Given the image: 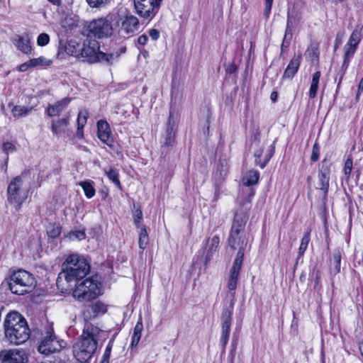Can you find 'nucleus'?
<instances>
[{"instance_id": "5701e85b", "label": "nucleus", "mask_w": 363, "mask_h": 363, "mask_svg": "<svg viewBox=\"0 0 363 363\" xmlns=\"http://www.w3.org/2000/svg\"><path fill=\"white\" fill-rule=\"evenodd\" d=\"M82 44H80L76 40H71L65 46V52L69 55L76 57H82Z\"/></svg>"}, {"instance_id": "69168bd1", "label": "nucleus", "mask_w": 363, "mask_h": 363, "mask_svg": "<svg viewBox=\"0 0 363 363\" xmlns=\"http://www.w3.org/2000/svg\"><path fill=\"white\" fill-rule=\"evenodd\" d=\"M362 92H359V89L357 90V96H356V99L357 100H359V95Z\"/></svg>"}, {"instance_id": "f257e3e1", "label": "nucleus", "mask_w": 363, "mask_h": 363, "mask_svg": "<svg viewBox=\"0 0 363 363\" xmlns=\"http://www.w3.org/2000/svg\"><path fill=\"white\" fill-rule=\"evenodd\" d=\"M244 252L242 247H240L234 259L232 267L230 269L227 280L228 293L227 296L230 298L228 306L223 308L221 313V335L220 342L221 346L225 347L230 332V325L235 303V291L237 288L240 272L243 263Z\"/></svg>"}, {"instance_id": "37998d69", "label": "nucleus", "mask_w": 363, "mask_h": 363, "mask_svg": "<svg viewBox=\"0 0 363 363\" xmlns=\"http://www.w3.org/2000/svg\"><path fill=\"white\" fill-rule=\"evenodd\" d=\"M174 133L172 128H169L167 130V135L164 141L166 145H172L174 143Z\"/></svg>"}, {"instance_id": "79ce46f5", "label": "nucleus", "mask_w": 363, "mask_h": 363, "mask_svg": "<svg viewBox=\"0 0 363 363\" xmlns=\"http://www.w3.org/2000/svg\"><path fill=\"white\" fill-rule=\"evenodd\" d=\"M111 0H86L91 7L97 8L104 6L110 2Z\"/></svg>"}, {"instance_id": "9d476101", "label": "nucleus", "mask_w": 363, "mask_h": 363, "mask_svg": "<svg viewBox=\"0 0 363 363\" xmlns=\"http://www.w3.org/2000/svg\"><path fill=\"white\" fill-rule=\"evenodd\" d=\"M65 342L64 341L57 339L54 334L52 328L50 327L46 332V335L38 347V351L41 354L48 355L52 353L60 352L63 347H65Z\"/></svg>"}, {"instance_id": "e433bc0d", "label": "nucleus", "mask_w": 363, "mask_h": 363, "mask_svg": "<svg viewBox=\"0 0 363 363\" xmlns=\"http://www.w3.org/2000/svg\"><path fill=\"white\" fill-rule=\"evenodd\" d=\"M51 60H48L43 56L30 60V64H31L33 67L38 66H49L51 65Z\"/></svg>"}, {"instance_id": "aec40b11", "label": "nucleus", "mask_w": 363, "mask_h": 363, "mask_svg": "<svg viewBox=\"0 0 363 363\" xmlns=\"http://www.w3.org/2000/svg\"><path fill=\"white\" fill-rule=\"evenodd\" d=\"M13 43L17 49L26 55L31 54L32 47L28 35L23 36L16 35L13 40Z\"/></svg>"}, {"instance_id": "13d9d810", "label": "nucleus", "mask_w": 363, "mask_h": 363, "mask_svg": "<svg viewBox=\"0 0 363 363\" xmlns=\"http://www.w3.org/2000/svg\"><path fill=\"white\" fill-rule=\"evenodd\" d=\"M270 98L272 101H276L277 99V93L275 91L272 92L271 94Z\"/></svg>"}, {"instance_id": "6e6d98bb", "label": "nucleus", "mask_w": 363, "mask_h": 363, "mask_svg": "<svg viewBox=\"0 0 363 363\" xmlns=\"http://www.w3.org/2000/svg\"><path fill=\"white\" fill-rule=\"evenodd\" d=\"M320 278H321L320 272L319 271H317L315 272V288H316V286L320 285Z\"/></svg>"}, {"instance_id": "f8f14e48", "label": "nucleus", "mask_w": 363, "mask_h": 363, "mask_svg": "<svg viewBox=\"0 0 363 363\" xmlns=\"http://www.w3.org/2000/svg\"><path fill=\"white\" fill-rule=\"evenodd\" d=\"M247 220V217L244 213H237L235 215L228 239L229 245L233 249L240 245V233L244 230Z\"/></svg>"}, {"instance_id": "b1692460", "label": "nucleus", "mask_w": 363, "mask_h": 363, "mask_svg": "<svg viewBox=\"0 0 363 363\" xmlns=\"http://www.w3.org/2000/svg\"><path fill=\"white\" fill-rule=\"evenodd\" d=\"M341 255L342 253L339 249L335 250L333 253L330 259V272L333 274H337L340 271Z\"/></svg>"}, {"instance_id": "bf43d9fd", "label": "nucleus", "mask_w": 363, "mask_h": 363, "mask_svg": "<svg viewBox=\"0 0 363 363\" xmlns=\"http://www.w3.org/2000/svg\"><path fill=\"white\" fill-rule=\"evenodd\" d=\"M359 92L363 91V77L360 79L359 86H358Z\"/></svg>"}, {"instance_id": "ddd939ff", "label": "nucleus", "mask_w": 363, "mask_h": 363, "mask_svg": "<svg viewBox=\"0 0 363 363\" xmlns=\"http://www.w3.org/2000/svg\"><path fill=\"white\" fill-rule=\"evenodd\" d=\"M0 358L2 363H26L28 357L26 353L19 350H9L1 351Z\"/></svg>"}, {"instance_id": "09e8293b", "label": "nucleus", "mask_w": 363, "mask_h": 363, "mask_svg": "<svg viewBox=\"0 0 363 363\" xmlns=\"http://www.w3.org/2000/svg\"><path fill=\"white\" fill-rule=\"evenodd\" d=\"M86 123V116H82V113L80 112L78 114V118H77V125H78L77 128H83L84 126L85 125Z\"/></svg>"}, {"instance_id": "ea45409f", "label": "nucleus", "mask_w": 363, "mask_h": 363, "mask_svg": "<svg viewBox=\"0 0 363 363\" xmlns=\"http://www.w3.org/2000/svg\"><path fill=\"white\" fill-rule=\"evenodd\" d=\"M86 234L84 230H77L69 233V238L71 239H77L78 240H82L85 238Z\"/></svg>"}, {"instance_id": "c03bdc74", "label": "nucleus", "mask_w": 363, "mask_h": 363, "mask_svg": "<svg viewBox=\"0 0 363 363\" xmlns=\"http://www.w3.org/2000/svg\"><path fill=\"white\" fill-rule=\"evenodd\" d=\"M292 38V33H288V31L285 30V35L281 44V50L287 49L289 46L290 41Z\"/></svg>"}, {"instance_id": "cd10ccee", "label": "nucleus", "mask_w": 363, "mask_h": 363, "mask_svg": "<svg viewBox=\"0 0 363 363\" xmlns=\"http://www.w3.org/2000/svg\"><path fill=\"white\" fill-rule=\"evenodd\" d=\"M94 184V183L91 180H86L78 183V185L83 189L84 194L88 199L92 198L95 195L96 191Z\"/></svg>"}, {"instance_id": "e2e57ef3", "label": "nucleus", "mask_w": 363, "mask_h": 363, "mask_svg": "<svg viewBox=\"0 0 363 363\" xmlns=\"http://www.w3.org/2000/svg\"><path fill=\"white\" fill-rule=\"evenodd\" d=\"M62 26L67 30V29H72L73 26L72 25L68 26V27H66L65 25L62 24Z\"/></svg>"}, {"instance_id": "39448f33", "label": "nucleus", "mask_w": 363, "mask_h": 363, "mask_svg": "<svg viewBox=\"0 0 363 363\" xmlns=\"http://www.w3.org/2000/svg\"><path fill=\"white\" fill-rule=\"evenodd\" d=\"M100 45L97 40L87 38L84 40L82 47V58L89 63H96L104 61L112 63L119 57V54H106L100 51Z\"/></svg>"}, {"instance_id": "a18cd8bd", "label": "nucleus", "mask_w": 363, "mask_h": 363, "mask_svg": "<svg viewBox=\"0 0 363 363\" xmlns=\"http://www.w3.org/2000/svg\"><path fill=\"white\" fill-rule=\"evenodd\" d=\"M320 148L317 143H315L313 147V151L311 157V160L313 162H316L319 158Z\"/></svg>"}, {"instance_id": "58836bf2", "label": "nucleus", "mask_w": 363, "mask_h": 363, "mask_svg": "<svg viewBox=\"0 0 363 363\" xmlns=\"http://www.w3.org/2000/svg\"><path fill=\"white\" fill-rule=\"evenodd\" d=\"M143 220V213L140 208L135 209L134 213V223L137 228H140L142 226H144L141 224V221Z\"/></svg>"}, {"instance_id": "a19ab883", "label": "nucleus", "mask_w": 363, "mask_h": 363, "mask_svg": "<svg viewBox=\"0 0 363 363\" xmlns=\"http://www.w3.org/2000/svg\"><path fill=\"white\" fill-rule=\"evenodd\" d=\"M50 36L47 33H41L37 38V43L39 46H45L49 43Z\"/></svg>"}, {"instance_id": "c9c22d12", "label": "nucleus", "mask_w": 363, "mask_h": 363, "mask_svg": "<svg viewBox=\"0 0 363 363\" xmlns=\"http://www.w3.org/2000/svg\"><path fill=\"white\" fill-rule=\"evenodd\" d=\"M310 241V232H307L301 240L298 249V257H301L305 253Z\"/></svg>"}, {"instance_id": "c85d7f7f", "label": "nucleus", "mask_w": 363, "mask_h": 363, "mask_svg": "<svg viewBox=\"0 0 363 363\" xmlns=\"http://www.w3.org/2000/svg\"><path fill=\"white\" fill-rule=\"evenodd\" d=\"M320 76H321V74H320V72H319V71H317L313 75L312 81H311V86H310V89H309V97L311 99H313L316 96Z\"/></svg>"}, {"instance_id": "0eeeda50", "label": "nucleus", "mask_w": 363, "mask_h": 363, "mask_svg": "<svg viewBox=\"0 0 363 363\" xmlns=\"http://www.w3.org/2000/svg\"><path fill=\"white\" fill-rule=\"evenodd\" d=\"M29 195V188L25 185L22 177L13 178L7 188V201L19 211Z\"/></svg>"}, {"instance_id": "603ef678", "label": "nucleus", "mask_w": 363, "mask_h": 363, "mask_svg": "<svg viewBox=\"0 0 363 363\" xmlns=\"http://www.w3.org/2000/svg\"><path fill=\"white\" fill-rule=\"evenodd\" d=\"M111 352V345L109 343L106 347L105 352L103 355V359L109 360Z\"/></svg>"}, {"instance_id": "de8ad7c7", "label": "nucleus", "mask_w": 363, "mask_h": 363, "mask_svg": "<svg viewBox=\"0 0 363 363\" xmlns=\"http://www.w3.org/2000/svg\"><path fill=\"white\" fill-rule=\"evenodd\" d=\"M2 149L4 152L8 155L15 151V146L9 142H6L3 144Z\"/></svg>"}, {"instance_id": "393cba45", "label": "nucleus", "mask_w": 363, "mask_h": 363, "mask_svg": "<svg viewBox=\"0 0 363 363\" xmlns=\"http://www.w3.org/2000/svg\"><path fill=\"white\" fill-rule=\"evenodd\" d=\"M143 330V325L142 318L140 316L136 325H135L133 333L132 335L131 347H136L140 340L142 331Z\"/></svg>"}, {"instance_id": "dca6fc26", "label": "nucleus", "mask_w": 363, "mask_h": 363, "mask_svg": "<svg viewBox=\"0 0 363 363\" xmlns=\"http://www.w3.org/2000/svg\"><path fill=\"white\" fill-rule=\"evenodd\" d=\"M139 29V21L134 16H126L121 19L120 32L125 34H132Z\"/></svg>"}, {"instance_id": "473e14b6", "label": "nucleus", "mask_w": 363, "mask_h": 363, "mask_svg": "<svg viewBox=\"0 0 363 363\" xmlns=\"http://www.w3.org/2000/svg\"><path fill=\"white\" fill-rule=\"evenodd\" d=\"M140 229V232L138 239L139 247L140 249L144 250L147 246L149 237L145 226H142Z\"/></svg>"}, {"instance_id": "8fccbe9b", "label": "nucleus", "mask_w": 363, "mask_h": 363, "mask_svg": "<svg viewBox=\"0 0 363 363\" xmlns=\"http://www.w3.org/2000/svg\"><path fill=\"white\" fill-rule=\"evenodd\" d=\"M33 67L31 66V64H30V60L21 64L19 67H18V70L20 72H26L28 69L30 68H32Z\"/></svg>"}, {"instance_id": "052dcab7", "label": "nucleus", "mask_w": 363, "mask_h": 363, "mask_svg": "<svg viewBox=\"0 0 363 363\" xmlns=\"http://www.w3.org/2000/svg\"><path fill=\"white\" fill-rule=\"evenodd\" d=\"M54 5L59 6L61 4L60 0H48Z\"/></svg>"}, {"instance_id": "4468645a", "label": "nucleus", "mask_w": 363, "mask_h": 363, "mask_svg": "<svg viewBox=\"0 0 363 363\" xmlns=\"http://www.w3.org/2000/svg\"><path fill=\"white\" fill-rule=\"evenodd\" d=\"M259 139H260V132L258 129L255 130L253 135L251 136V141H252V145H255L257 149L255 152V162L256 163L259 165L261 168H264L269 160H270L271 157L273 155V151L269 154L264 156V160H261V156L263 152V148L262 147L259 146Z\"/></svg>"}, {"instance_id": "4be33fe9", "label": "nucleus", "mask_w": 363, "mask_h": 363, "mask_svg": "<svg viewBox=\"0 0 363 363\" xmlns=\"http://www.w3.org/2000/svg\"><path fill=\"white\" fill-rule=\"evenodd\" d=\"M69 125V117L68 116L56 121H52L51 123L52 132L56 135L65 133L66 131L68 130Z\"/></svg>"}, {"instance_id": "4d7b16f0", "label": "nucleus", "mask_w": 363, "mask_h": 363, "mask_svg": "<svg viewBox=\"0 0 363 363\" xmlns=\"http://www.w3.org/2000/svg\"><path fill=\"white\" fill-rule=\"evenodd\" d=\"M77 135L79 138H83V128H77Z\"/></svg>"}, {"instance_id": "5fc2aeb1", "label": "nucleus", "mask_w": 363, "mask_h": 363, "mask_svg": "<svg viewBox=\"0 0 363 363\" xmlns=\"http://www.w3.org/2000/svg\"><path fill=\"white\" fill-rule=\"evenodd\" d=\"M273 0H265V13L269 14L271 11Z\"/></svg>"}, {"instance_id": "f03ea898", "label": "nucleus", "mask_w": 363, "mask_h": 363, "mask_svg": "<svg viewBox=\"0 0 363 363\" xmlns=\"http://www.w3.org/2000/svg\"><path fill=\"white\" fill-rule=\"evenodd\" d=\"M99 329L94 325H88L83 331L78 341L73 346V354L81 363L87 362L97 347V337Z\"/></svg>"}, {"instance_id": "9b49d317", "label": "nucleus", "mask_w": 363, "mask_h": 363, "mask_svg": "<svg viewBox=\"0 0 363 363\" xmlns=\"http://www.w3.org/2000/svg\"><path fill=\"white\" fill-rule=\"evenodd\" d=\"M162 0H134L137 13L142 18L152 19L159 10Z\"/></svg>"}, {"instance_id": "49530a36", "label": "nucleus", "mask_w": 363, "mask_h": 363, "mask_svg": "<svg viewBox=\"0 0 363 363\" xmlns=\"http://www.w3.org/2000/svg\"><path fill=\"white\" fill-rule=\"evenodd\" d=\"M61 233V228L60 226H52V229L49 230L48 234L49 237L55 238L58 237Z\"/></svg>"}, {"instance_id": "c756f323", "label": "nucleus", "mask_w": 363, "mask_h": 363, "mask_svg": "<svg viewBox=\"0 0 363 363\" xmlns=\"http://www.w3.org/2000/svg\"><path fill=\"white\" fill-rule=\"evenodd\" d=\"M259 177V174L257 171L250 170L243 179V184L247 186H252L257 183Z\"/></svg>"}, {"instance_id": "a878e982", "label": "nucleus", "mask_w": 363, "mask_h": 363, "mask_svg": "<svg viewBox=\"0 0 363 363\" xmlns=\"http://www.w3.org/2000/svg\"><path fill=\"white\" fill-rule=\"evenodd\" d=\"M344 50L345 53L342 67L345 71L349 67L350 62L351 59L353 57L357 50V48L346 44L344 47Z\"/></svg>"}, {"instance_id": "7c9ffc66", "label": "nucleus", "mask_w": 363, "mask_h": 363, "mask_svg": "<svg viewBox=\"0 0 363 363\" xmlns=\"http://www.w3.org/2000/svg\"><path fill=\"white\" fill-rule=\"evenodd\" d=\"M220 240L218 236L214 235L213 236L207 243V252L206 257L208 258L214 252L218 250Z\"/></svg>"}, {"instance_id": "20e7f679", "label": "nucleus", "mask_w": 363, "mask_h": 363, "mask_svg": "<svg viewBox=\"0 0 363 363\" xmlns=\"http://www.w3.org/2000/svg\"><path fill=\"white\" fill-rule=\"evenodd\" d=\"M5 335L14 345L24 343L30 337V329L24 318L17 312L10 313L4 321Z\"/></svg>"}, {"instance_id": "f704fd0d", "label": "nucleus", "mask_w": 363, "mask_h": 363, "mask_svg": "<svg viewBox=\"0 0 363 363\" xmlns=\"http://www.w3.org/2000/svg\"><path fill=\"white\" fill-rule=\"evenodd\" d=\"M353 167V162L351 155H349L347 160L345 162L344 167H343V174L346 180H348L350 178L351 172Z\"/></svg>"}, {"instance_id": "7ed1b4c3", "label": "nucleus", "mask_w": 363, "mask_h": 363, "mask_svg": "<svg viewBox=\"0 0 363 363\" xmlns=\"http://www.w3.org/2000/svg\"><path fill=\"white\" fill-rule=\"evenodd\" d=\"M90 266L87 260L77 254L69 255L62 265V272L57 279L59 287L62 277L67 282L82 279L89 272Z\"/></svg>"}, {"instance_id": "4c0bfd02", "label": "nucleus", "mask_w": 363, "mask_h": 363, "mask_svg": "<svg viewBox=\"0 0 363 363\" xmlns=\"http://www.w3.org/2000/svg\"><path fill=\"white\" fill-rule=\"evenodd\" d=\"M360 33L357 30H354L352 33L351 35L350 36L349 40L346 44L357 48L358 44L360 42Z\"/></svg>"}, {"instance_id": "680f3d73", "label": "nucleus", "mask_w": 363, "mask_h": 363, "mask_svg": "<svg viewBox=\"0 0 363 363\" xmlns=\"http://www.w3.org/2000/svg\"><path fill=\"white\" fill-rule=\"evenodd\" d=\"M359 350L362 357H363V342L359 344Z\"/></svg>"}, {"instance_id": "6ab92c4d", "label": "nucleus", "mask_w": 363, "mask_h": 363, "mask_svg": "<svg viewBox=\"0 0 363 363\" xmlns=\"http://www.w3.org/2000/svg\"><path fill=\"white\" fill-rule=\"evenodd\" d=\"M71 99L69 98H64L60 101H57L54 104H49L46 108L47 114L50 117H53L60 115L63 110L70 103Z\"/></svg>"}, {"instance_id": "774afa93", "label": "nucleus", "mask_w": 363, "mask_h": 363, "mask_svg": "<svg viewBox=\"0 0 363 363\" xmlns=\"http://www.w3.org/2000/svg\"><path fill=\"white\" fill-rule=\"evenodd\" d=\"M125 50H126V49H125V48H121V52H125Z\"/></svg>"}, {"instance_id": "3c124183", "label": "nucleus", "mask_w": 363, "mask_h": 363, "mask_svg": "<svg viewBox=\"0 0 363 363\" xmlns=\"http://www.w3.org/2000/svg\"><path fill=\"white\" fill-rule=\"evenodd\" d=\"M149 35L153 40H156L160 37V32L157 29H151L149 31Z\"/></svg>"}, {"instance_id": "72a5a7b5", "label": "nucleus", "mask_w": 363, "mask_h": 363, "mask_svg": "<svg viewBox=\"0 0 363 363\" xmlns=\"http://www.w3.org/2000/svg\"><path fill=\"white\" fill-rule=\"evenodd\" d=\"M298 21L299 18L296 15H293L292 13H291V12L289 11L286 31H288V33H292V28L294 26H296Z\"/></svg>"}, {"instance_id": "bb28decb", "label": "nucleus", "mask_w": 363, "mask_h": 363, "mask_svg": "<svg viewBox=\"0 0 363 363\" xmlns=\"http://www.w3.org/2000/svg\"><path fill=\"white\" fill-rule=\"evenodd\" d=\"M104 172L107 177L116 185L117 188L119 189H122L119 179L118 171L116 169L111 167L108 169H104Z\"/></svg>"}, {"instance_id": "0e129e2a", "label": "nucleus", "mask_w": 363, "mask_h": 363, "mask_svg": "<svg viewBox=\"0 0 363 363\" xmlns=\"http://www.w3.org/2000/svg\"><path fill=\"white\" fill-rule=\"evenodd\" d=\"M345 0H332L333 2L337 4L344 1Z\"/></svg>"}, {"instance_id": "423d86ee", "label": "nucleus", "mask_w": 363, "mask_h": 363, "mask_svg": "<svg viewBox=\"0 0 363 363\" xmlns=\"http://www.w3.org/2000/svg\"><path fill=\"white\" fill-rule=\"evenodd\" d=\"M113 21V16L108 15L106 17H101L92 21H87L84 24L82 34L88 38H104L112 34L113 28L111 22Z\"/></svg>"}, {"instance_id": "412c9836", "label": "nucleus", "mask_w": 363, "mask_h": 363, "mask_svg": "<svg viewBox=\"0 0 363 363\" xmlns=\"http://www.w3.org/2000/svg\"><path fill=\"white\" fill-rule=\"evenodd\" d=\"M330 182V171L325 169V171H320L318 175V181L316 183L315 188L323 192V195L326 196Z\"/></svg>"}, {"instance_id": "2eb2a0df", "label": "nucleus", "mask_w": 363, "mask_h": 363, "mask_svg": "<svg viewBox=\"0 0 363 363\" xmlns=\"http://www.w3.org/2000/svg\"><path fill=\"white\" fill-rule=\"evenodd\" d=\"M106 311V305L99 301L86 306L83 310L82 315L84 320L89 321L100 314H104Z\"/></svg>"}, {"instance_id": "6e6552de", "label": "nucleus", "mask_w": 363, "mask_h": 363, "mask_svg": "<svg viewBox=\"0 0 363 363\" xmlns=\"http://www.w3.org/2000/svg\"><path fill=\"white\" fill-rule=\"evenodd\" d=\"M34 286V277L26 270L14 272L10 277L9 286L13 294L23 295L30 292Z\"/></svg>"}, {"instance_id": "864d4df0", "label": "nucleus", "mask_w": 363, "mask_h": 363, "mask_svg": "<svg viewBox=\"0 0 363 363\" xmlns=\"http://www.w3.org/2000/svg\"><path fill=\"white\" fill-rule=\"evenodd\" d=\"M148 40V38L146 35H142L138 38V43L141 45H145L147 44Z\"/></svg>"}, {"instance_id": "338daca9", "label": "nucleus", "mask_w": 363, "mask_h": 363, "mask_svg": "<svg viewBox=\"0 0 363 363\" xmlns=\"http://www.w3.org/2000/svg\"><path fill=\"white\" fill-rule=\"evenodd\" d=\"M101 363H109V360L103 359L101 360Z\"/></svg>"}, {"instance_id": "1a4fd4ad", "label": "nucleus", "mask_w": 363, "mask_h": 363, "mask_svg": "<svg viewBox=\"0 0 363 363\" xmlns=\"http://www.w3.org/2000/svg\"><path fill=\"white\" fill-rule=\"evenodd\" d=\"M101 294V283L93 278L86 279L73 290V296L79 301L95 299Z\"/></svg>"}, {"instance_id": "f3484780", "label": "nucleus", "mask_w": 363, "mask_h": 363, "mask_svg": "<svg viewBox=\"0 0 363 363\" xmlns=\"http://www.w3.org/2000/svg\"><path fill=\"white\" fill-rule=\"evenodd\" d=\"M98 138L101 142L109 147L113 146V140L111 138V130L108 123L104 121H99L97 123Z\"/></svg>"}, {"instance_id": "2f4dec72", "label": "nucleus", "mask_w": 363, "mask_h": 363, "mask_svg": "<svg viewBox=\"0 0 363 363\" xmlns=\"http://www.w3.org/2000/svg\"><path fill=\"white\" fill-rule=\"evenodd\" d=\"M31 107L14 106L11 110V113L13 117L18 118L28 115L31 111Z\"/></svg>"}, {"instance_id": "a211bd4d", "label": "nucleus", "mask_w": 363, "mask_h": 363, "mask_svg": "<svg viewBox=\"0 0 363 363\" xmlns=\"http://www.w3.org/2000/svg\"><path fill=\"white\" fill-rule=\"evenodd\" d=\"M301 59L302 57L300 54L295 55L291 58L286 69L284 72L282 79H292L294 77V76L296 74V73L298 72L299 69Z\"/></svg>"}]
</instances>
